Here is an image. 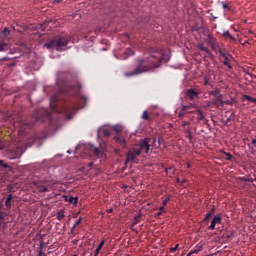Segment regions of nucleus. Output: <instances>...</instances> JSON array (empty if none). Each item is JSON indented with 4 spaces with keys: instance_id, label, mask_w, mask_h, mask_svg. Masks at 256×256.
<instances>
[{
    "instance_id": "obj_24",
    "label": "nucleus",
    "mask_w": 256,
    "mask_h": 256,
    "mask_svg": "<svg viewBox=\"0 0 256 256\" xmlns=\"http://www.w3.org/2000/svg\"><path fill=\"white\" fill-rule=\"evenodd\" d=\"M235 103H237V100H235V98H232V99H230V100H225V101H223V106L224 105H235Z\"/></svg>"
},
{
    "instance_id": "obj_23",
    "label": "nucleus",
    "mask_w": 256,
    "mask_h": 256,
    "mask_svg": "<svg viewBox=\"0 0 256 256\" xmlns=\"http://www.w3.org/2000/svg\"><path fill=\"white\" fill-rule=\"evenodd\" d=\"M66 201H68V203H71L72 205H77L79 198L70 196L69 199H66Z\"/></svg>"
},
{
    "instance_id": "obj_55",
    "label": "nucleus",
    "mask_w": 256,
    "mask_h": 256,
    "mask_svg": "<svg viewBox=\"0 0 256 256\" xmlns=\"http://www.w3.org/2000/svg\"><path fill=\"white\" fill-rule=\"evenodd\" d=\"M83 101H87V98L85 96H82Z\"/></svg>"
},
{
    "instance_id": "obj_30",
    "label": "nucleus",
    "mask_w": 256,
    "mask_h": 256,
    "mask_svg": "<svg viewBox=\"0 0 256 256\" xmlns=\"http://www.w3.org/2000/svg\"><path fill=\"white\" fill-rule=\"evenodd\" d=\"M210 95H213L214 98L222 96L221 94H219V90L210 91Z\"/></svg>"
},
{
    "instance_id": "obj_18",
    "label": "nucleus",
    "mask_w": 256,
    "mask_h": 256,
    "mask_svg": "<svg viewBox=\"0 0 256 256\" xmlns=\"http://www.w3.org/2000/svg\"><path fill=\"white\" fill-rule=\"evenodd\" d=\"M98 135L101 137V135H103V137H111V131L107 130V129H100L98 131Z\"/></svg>"
},
{
    "instance_id": "obj_7",
    "label": "nucleus",
    "mask_w": 256,
    "mask_h": 256,
    "mask_svg": "<svg viewBox=\"0 0 256 256\" xmlns=\"http://www.w3.org/2000/svg\"><path fill=\"white\" fill-rule=\"evenodd\" d=\"M218 54L224 59V61H222L223 65H225V67H228V69H233V66H231L230 64L231 61H233V56L231 54L223 52V50H219Z\"/></svg>"
},
{
    "instance_id": "obj_46",
    "label": "nucleus",
    "mask_w": 256,
    "mask_h": 256,
    "mask_svg": "<svg viewBox=\"0 0 256 256\" xmlns=\"http://www.w3.org/2000/svg\"><path fill=\"white\" fill-rule=\"evenodd\" d=\"M159 211H161L162 213H165V206H161V207L159 208Z\"/></svg>"
},
{
    "instance_id": "obj_22",
    "label": "nucleus",
    "mask_w": 256,
    "mask_h": 256,
    "mask_svg": "<svg viewBox=\"0 0 256 256\" xmlns=\"http://www.w3.org/2000/svg\"><path fill=\"white\" fill-rule=\"evenodd\" d=\"M11 201H13V194H9L5 201V206L7 209H11Z\"/></svg>"
},
{
    "instance_id": "obj_28",
    "label": "nucleus",
    "mask_w": 256,
    "mask_h": 256,
    "mask_svg": "<svg viewBox=\"0 0 256 256\" xmlns=\"http://www.w3.org/2000/svg\"><path fill=\"white\" fill-rule=\"evenodd\" d=\"M221 5L224 11H231V6H229V3L221 2Z\"/></svg>"
},
{
    "instance_id": "obj_37",
    "label": "nucleus",
    "mask_w": 256,
    "mask_h": 256,
    "mask_svg": "<svg viewBox=\"0 0 256 256\" xmlns=\"http://www.w3.org/2000/svg\"><path fill=\"white\" fill-rule=\"evenodd\" d=\"M114 131L119 135L121 133V128L120 127H114Z\"/></svg>"
},
{
    "instance_id": "obj_52",
    "label": "nucleus",
    "mask_w": 256,
    "mask_h": 256,
    "mask_svg": "<svg viewBox=\"0 0 256 256\" xmlns=\"http://www.w3.org/2000/svg\"><path fill=\"white\" fill-rule=\"evenodd\" d=\"M212 106H213V104L211 103V101H209L207 104V107H212Z\"/></svg>"
},
{
    "instance_id": "obj_38",
    "label": "nucleus",
    "mask_w": 256,
    "mask_h": 256,
    "mask_svg": "<svg viewBox=\"0 0 256 256\" xmlns=\"http://www.w3.org/2000/svg\"><path fill=\"white\" fill-rule=\"evenodd\" d=\"M189 125H191V122H187V121H183V123H182V127H189Z\"/></svg>"
},
{
    "instance_id": "obj_26",
    "label": "nucleus",
    "mask_w": 256,
    "mask_h": 256,
    "mask_svg": "<svg viewBox=\"0 0 256 256\" xmlns=\"http://www.w3.org/2000/svg\"><path fill=\"white\" fill-rule=\"evenodd\" d=\"M9 49V45L5 42L0 43V51H7Z\"/></svg>"
},
{
    "instance_id": "obj_27",
    "label": "nucleus",
    "mask_w": 256,
    "mask_h": 256,
    "mask_svg": "<svg viewBox=\"0 0 256 256\" xmlns=\"http://www.w3.org/2000/svg\"><path fill=\"white\" fill-rule=\"evenodd\" d=\"M0 167L3 169H9V171H11V166H9V164L5 163L3 160H0Z\"/></svg>"
},
{
    "instance_id": "obj_3",
    "label": "nucleus",
    "mask_w": 256,
    "mask_h": 256,
    "mask_svg": "<svg viewBox=\"0 0 256 256\" xmlns=\"http://www.w3.org/2000/svg\"><path fill=\"white\" fill-rule=\"evenodd\" d=\"M151 138H145L131 148L127 153L126 163H139V157L141 153H149L151 147Z\"/></svg>"
},
{
    "instance_id": "obj_43",
    "label": "nucleus",
    "mask_w": 256,
    "mask_h": 256,
    "mask_svg": "<svg viewBox=\"0 0 256 256\" xmlns=\"http://www.w3.org/2000/svg\"><path fill=\"white\" fill-rule=\"evenodd\" d=\"M81 218H79L76 223L74 224V227H78V225H81Z\"/></svg>"
},
{
    "instance_id": "obj_8",
    "label": "nucleus",
    "mask_w": 256,
    "mask_h": 256,
    "mask_svg": "<svg viewBox=\"0 0 256 256\" xmlns=\"http://www.w3.org/2000/svg\"><path fill=\"white\" fill-rule=\"evenodd\" d=\"M215 225H221V215H216L211 221V225L208 227L210 231L215 229Z\"/></svg>"
},
{
    "instance_id": "obj_25",
    "label": "nucleus",
    "mask_w": 256,
    "mask_h": 256,
    "mask_svg": "<svg viewBox=\"0 0 256 256\" xmlns=\"http://www.w3.org/2000/svg\"><path fill=\"white\" fill-rule=\"evenodd\" d=\"M57 219H58V221H62V219H65V211L64 210H60L57 213Z\"/></svg>"
},
{
    "instance_id": "obj_40",
    "label": "nucleus",
    "mask_w": 256,
    "mask_h": 256,
    "mask_svg": "<svg viewBox=\"0 0 256 256\" xmlns=\"http://www.w3.org/2000/svg\"><path fill=\"white\" fill-rule=\"evenodd\" d=\"M169 201H170V199H169V198H167V199L163 200V202H162V206H163V207H165V206L167 205V203H169Z\"/></svg>"
},
{
    "instance_id": "obj_9",
    "label": "nucleus",
    "mask_w": 256,
    "mask_h": 256,
    "mask_svg": "<svg viewBox=\"0 0 256 256\" xmlns=\"http://www.w3.org/2000/svg\"><path fill=\"white\" fill-rule=\"evenodd\" d=\"M210 103L213 105V107H223V96H218L216 98H213Z\"/></svg>"
},
{
    "instance_id": "obj_10",
    "label": "nucleus",
    "mask_w": 256,
    "mask_h": 256,
    "mask_svg": "<svg viewBox=\"0 0 256 256\" xmlns=\"http://www.w3.org/2000/svg\"><path fill=\"white\" fill-rule=\"evenodd\" d=\"M222 37H224V39L226 41H229V39H230V41H232L233 43H235V41H237V39H235V37H233V35H231V32H229V30L224 31L222 34Z\"/></svg>"
},
{
    "instance_id": "obj_16",
    "label": "nucleus",
    "mask_w": 256,
    "mask_h": 256,
    "mask_svg": "<svg viewBox=\"0 0 256 256\" xmlns=\"http://www.w3.org/2000/svg\"><path fill=\"white\" fill-rule=\"evenodd\" d=\"M114 141H116V143H119V145H121V147H125L127 145V142L121 136L114 137Z\"/></svg>"
},
{
    "instance_id": "obj_20",
    "label": "nucleus",
    "mask_w": 256,
    "mask_h": 256,
    "mask_svg": "<svg viewBox=\"0 0 256 256\" xmlns=\"http://www.w3.org/2000/svg\"><path fill=\"white\" fill-rule=\"evenodd\" d=\"M184 133L187 134V138L189 139L190 143H193V132H191V128L188 127L184 130Z\"/></svg>"
},
{
    "instance_id": "obj_49",
    "label": "nucleus",
    "mask_w": 256,
    "mask_h": 256,
    "mask_svg": "<svg viewBox=\"0 0 256 256\" xmlns=\"http://www.w3.org/2000/svg\"><path fill=\"white\" fill-rule=\"evenodd\" d=\"M77 227H75V226H73L72 228H71V233L72 234H74L75 233V229H76Z\"/></svg>"
},
{
    "instance_id": "obj_31",
    "label": "nucleus",
    "mask_w": 256,
    "mask_h": 256,
    "mask_svg": "<svg viewBox=\"0 0 256 256\" xmlns=\"http://www.w3.org/2000/svg\"><path fill=\"white\" fill-rule=\"evenodd\" d=\"M139 219H141V216H136L135 217V222H133L132 225H131L132 231H135V229H133V227H135V225H137V223H139Z\"/></svg>"
},
{
    "instance_id": "obj_33",
    "label": "nucleus",
    "mask_w": 256,
    "mask_h": 256,
    "mask_svg": "<svg viewBox=\"0 0 256 256\" xmlns=\"http://www.w3.org/2000/svg\"><path fill=\"white\" fill-rule=\"evenodd\" d=\"M190 106L192 107L187 109L186 115H188L189 113H193V115H195V112L197 111V109L193 108V105H190Z\"/></svg>"
},
{
    "instance_id": "obj_47",
    "label": "nucleus",
    "mask_w": 256,
    "mask_h": 256,
    "mask_svg": "<svg viewBox=\"0 0 256 256\" xmlns=\"http://www.w3.org/2000/svg\"><path fill=\"white\" fill-rule=\"evenodd\" d=\"M161 215H163V212H161V211L159 210V212L156 213V217H161Z\"/></svg>"
},
{
    "instance_id": "obj_14",
    "label": "nucleus",
    "mask_w": 256,
    "mask_h": 256,
    "mask_svg": "<svg viewBox=\"0 0 256 256\" xmlns=\"http://www.w3.org/2000/svg\"><path fill=\"white\" fill-rule=\"evenodd\" d=\"M133 55H135V51L133 49L127 48L124 51V57L123 59H129V57H133Z\"/></svg>"
},
{
    "instance_id": "obj_41",
    "label": "nucleus",
    "mask_w": 256,
    "mask_h": 256,
    "mask_svg": "<svg viewBox=\"0 0 256 256\" xmlns=\"http://www.w3.org/2000/svg\"><path fill=\"white\" fill-rule=\"evenodd\" d=\"M204 85H209V77H204Z\"/></svg>"
},
{
    "instance_id": "obj_56",
    "label": "nucleus",
    "mask_w": 256,
    "mask_h": 256,
    "mask_svg": "<svg viewBox=\"0 0 256 256\" xmlns=\"http://www.w3.org/2000/svg\"><path fill=\"white\" fill-rule=\"evenodd\" d=\"M177 183L181 184V180L179 178L176 179Z\"/></svg>"
},
{
    "instance_id": "obj_13",
    "label": "nucleus",
    "mask_w": 256,
    "mask_h": 256,
    "mask_svg": "<svg viewBox=\"0 0 256 256\" xmlns=\"http://www.w3.org/2000/svg\"><path fill=\"white\" fill-rule=\"evenodd\" d=\"M192 106H182L181 111L178 113V117H180V119H183V117H185V115H187V110L191 109Z\"/></svg>"
},
{
    "instance_id": "obj_63",
    "label": "nucleus",
    "mask_w": 256,
    "mask_h": 256,
    "mask_svg": "<svg viewBox=\"0 0 256 256\" xmlns=\"http://www.w3.org/2000/svg\"><path fill=\"white\" fill-rule=\"evenodd\" d=\"M254 78L256 79V76H254Z\"/></svg>"
},
{
    "instance_id": "obj_11",
    "label": "nucleus",
    "mask_w": 256,
    "mask_h": 256,
    "mask_svg": "<svg viewBox=\"0 0 256 256\" xmlns=\"http://www.w3.org/2000/svg\"><path fill=\"white\" fill-rule=\"evenodd\" d=\"M186 95L190 99H195V97H198L199 93L195 91V89L191 88L186 91Z\"/></svg>"
},
{
    "instance_id": "obj_15",
    "label": "nucleus",
    "mask_w": 256,
    "mask_h": 256,
    "mask_svg": "<svg viewBox=\"0 0 256 256\" xmlns=\"http://www.w3.org/2000/svg\"><path fill=\"white\" fill-rule=\"evenodd\" d=\"M11 35V30L9 28H4L2 32H0V39H7Z\"/></svg>"
},
{
    "instance_id": "obj_4",
    "label": "nucleus",
    "mask_w": 256,
    "mask_h": 256,
    "mask_svg": "<svg viewBox=\"0 0 256 256\" xmlns=\"http://www.w3.org/2000/svg\"><path fill=\"white\" fill-rule=\"evenodd\" d=\"M69 43V38L57 36L53 40H50L48 43L44 45L47 49H55L56 51H63L67 44Z\"/></svg>"
},
{
    "instance_id": "obj_35",
    "label": "nucleus",
    "mask_w": 256,
    "mask_h": 256,
    "mask_svg": "<svg viewBox=\"0 0 256 256\" xmlns=\"http://www.w3.org/2000/svg\"><path fill=\"white\" fill-rule=\"evenodd\" d=\"M225 155H226L227 161H232L233 155H231L230 153H225Z\"/></svg>"
},
{
    "instance_id": "obj_2",
    "label": "nucleus",
    "mask_w": 256,
    "mask_h": 256,
    "mask_svg": "<svg viewBox=\"0 0 256 256\" xmlns=\"http://www.w3.org/2000/svg\"><path fill=\"white\" fill-rule=\"evenodd\" d=\"M169 59V54H165L163 50H154L149 58L136 59L135 69L131 72H126L124 75L125 77H135L142 73H147V71H151V69L161 67V65H163V63H167Z\"/></svg>"
},
{
    "instance_id": "obj_17",
    "label": "nucleus",
    "mask_w": 256,
    "mask_h": 256,
    "mask_svg": "<svg viewBox=\"0 0 256 256\" xmlns=\"http://www.w3.org/2000/svg\"><path fill=\"white\" fill-rule=\"evenodd\" d=\"M141 118L143 119V121H153V118L149 115V112H147V110L143 111Z\"/></svg>"
},
{
    "instance_id": "obj_39",
    "label": "nucleus",
    "mask_w": 256,
    "mask_h": 256,
    "mask_svg": "<svg viewBox=\"0 0 256 256\" xmlns=\"http://www.w3.org/2000/svg\"><path fill=\"white\" fill-rule=\"evenodd\" d=\"M105 245V240H102L100 244L98 245L99 249H103V246Z\"/></svg>"
},
{
    "instance_id": "obj_45",
    "label": "nucleus",
    "mask_w": 256,
    "mask_h": 256,
    "mask_svg": "<svg viewBox=\"0 0 256 256\" xmlns=\"http://www.w3.org/2000/svg\"><path fill=\"white\" fill-rule=\"evenodd\" d=\"M5 219V216L3 215V212H0V221H3Z\"/></svg>"
},
{
    "instance_id": "obj_51",
    "label": "nucleus",
    "mask_w": 256,
    "mask_h": 256,
    "mask_svg": "<svg viewBox=\"0 0 256 256\" xmlns=\"http://www.w3.org/2000/svg\"><path fill=\"white\" fill-rule=\"evenodd\" d=\"M107 213H113V208L107 209Z\"/></svg>"
},
{
    "instance_id": "obj_57",
    "label": "nucleus",
    "mask_w": 256,
    "mask_h": 256,
    "mask_svg": "<svg viewBox=\"0 0 256 256\" xmlns=\"http://www.w3.org/2000/svg\"><path fill=\"white\" fill-rule=\"evenodd\" d=\"M191 255H193V252H189V253L187 254V256H191Z\"/></svg>"
},
{
    "instance_id": "obj_1",
    "label": "nucleus",
    "mask_w": 256,
    "mask_h": 256,
    "mask_svg": "<svg viewBox=\"0 0 256 256\" xmlns=\"http://www.w3.org/2000/svg\"><path fill=\"white\" fill-rule=\"evenodd\" d=\"M75 79L73 72L60 71L57 73L56 85L58 92L50 98V107L54 113H62L66 119H73L79 107L73 101H67L65 97L69 95H79L81 84H71Z\"/></svg>"
},
{
    "instance_id": "obj_19",
    "label": "nucleus",
    "mask_w": 256,
    "mask_h": 256,
    "mask_svg": "<svg viewBox=\"0 0 256 256\" xmlns=\"http://www.w3.org/2000/svg\"><path fill=\"white\" fill-rule=\"evenodd\" d=\"M231 121H235V111H232L231 115L226 120H222V123L227 125L228 123H231Z\"/></svg>"
},
{
    "instance_id": "obj_48",
    "label": "nucleus",
    "mask_w": 256,
    "mask_h": 256,
    "mask_svg": "<svg viewBox=\"0 0 256 256\" xmlns=\"http://www.w3.org/2000/svg\"><path fill=\"white\" fill-rule=\"evenodd\" d=\"M252 145H254V147H256V138L252 139Z\"/></svg>"
},
{
    "instance_id": "obj_36",
    "label": "nucleus",
    "mask_w": 256,
    "mask_h": 256,
    "mask_svg": "<svg viewBox=\"0 0 256 256\" xmlns=\"http://www.w3.org/2000/svg\"><path fill=\"white\" fill-rule=\"evenodd\" d=\"M177 249H179V244H176L175 247L170 248V252L175 253V251H177Z\"/></svg>"
},
{
    "instance_id": "obj_58",
    "label": "nucleus",
    "mask_w": 256,
    "mask_h": 256,
    "mask_svg": "<svg viewBox=\"0 0 256 256\" xmlns=\"http://www.w3.org/2000/svg\"><path fill=\"white\" fill-rule=\"evenodd\" d=\"M41 255H43V252L40 250V251H39V256H41Z\"/></svg>"
},
{
    "instance_id": "obj_54",
    "label": "nucleus",
    "mask_w": 256,
    "mask_h": 256,
    "mask_svg": "<svg viewBox=\"0 0 256 256\" xmlns=\"http://www.w3.org/2000/svg\"><path fill=\"white\" fill-rule=\"evenodd\" d=\"M3 149V143L0 140V150Z\"/></svg>"
},
{
    "instance_id": "obj_32",
    "label": "nucleus",
    "mask_w": 256,
    "mask_h": 256,
    "mask_svg": "<svg viewBox=\"0 0 256 256\" xmlns=\"http://www.w3.org/2000/svg\"><path fill=\"white\" fill-rule=\"evenodd\" d=\"M166 173L168 175H173V173H175V167L166 168Z\"/></svg>"
},
{
    "instance_id": "obj_50",
    "label": "nucleus",
    "mask_w": 256,
    "mask_h": 256,
    "mask_svg": "<svg viewBox=\"0 0 256 256\" xmlns=\"http://www.w3.org/2000/svg\"><path fill=\"white\" fill-rule=\"evenodd\" d=\"M183 183H187V180H186V179H183V180L180 181V185L183 186Z\"/></svg>"
},
{
    "instance_id": "obj_21",
    "label": "nucleus",
    "mask_w": 256,
    "mask_h": 256,
    "mask_svg": "<svg viewBox=\"0 0 256 256\" xmlns=\"http://www.w3.org/2000/svg\"><path fill=\"white\" fill-rule=\"evenodd\" d=\"M215 213V206L212 207L211 211H209L205 217H204V221H209V219H211V217H213Z\"/></svg>"
},
{
    "instance_id": "obj_53",
    "label": "nucleus",
    "mask_w": 256,
    "mask_h": 256,
    "mask_svg": "<svg viewBox=\"0 0 256 256\" xmlns=\"http://www.w3.org/2000/svg\"><path fill=\"white\" fill-rule=\"evenodd\" d=\"M88 167H93V162H89Z\"/></svg>"
},
{
    "instance_id": "obj_12",
    "label": "nucleus",
    "mask_w": 256,
    "mask_h": 256,
    "mask_svg": "<svg viewBox=\"0 0 256 256\" xmlns=\"http://www.w3.org/2000/svg\"><path fill=\"white\" fill-rule=\"evenodd\" d=\"M194 117H196L197 121H205V114L201 110H196L194 112Z\"/></svg>"
},
{
    "instance_id": "obj_64",
    "label": "nucleus",
    "mask_w": 256,
    "mask_h": 256,
    "mask_svg": "<svg viewBox=\"0 0 256 256\" xmlns=\"http://www.w3.org/2000/svg\"><path fill=\"white\" fill-rule=\"evenodd\" d=\"M255 219H256V216H255Z\"/></svg>"
},
{
    "instance_id": "obj_61",
    "label": "nucleus",
    "mask_w": 256,
    "mask_h": 256,
    "mask_svg": "<svg viewBox=\"0 0 256 256\" xmlns=\"http://www.w3.org/2000/svg\"><path fill=\"white\" fill-rule=\"evenodd\" d=\"M227 239H231V236H227Z\"/></svg>"
},
{
    "instance_id": "obj_59",
    "label": "nucleus",
    "mask_w": 256,
    "mask_h": 256,
    "mask_svg": "<svg viewBox=\"0 0 256 256\" xmlns=\"http://www.w3.org/2000/svg\"><path fill=\"white\" fill-rule=\"evenodd\" d=\"M187 167H188V169H190V168H191V164L188 163V164H187Z\"/></svg>"
},
{
    "instance_id": "obj_34",
    "label": "nucleus",
    "mask_w": 256,
    "mask_h": 256,
    "mask_svg": "<svg viewBox=\"0 0 256 256\" xmlns=\"http://www.w3.org/2000/svg\"><path fill=\"white\" fill-rule=\"evenodd\" d=\"M198 49H200V51H204L205 53H209V48H207L201 44L198 46Z\"/></svg>"
},
{
    "instance_id": "obj_5",
    "label": "nucleus",
    "mask_w": 256,
    "mask_h": 256,
    "mask_svg": "<svg viewBox=\"0 0 256 256\" xmlns=\"http://www.w3.org/2000/svg\"><path fill=\"white\" fill-rule=\"evenodd\" d=\"M52 185H57V181L53 182L51 180H39L33 181L34 187H36L38 193H49V187Z\"/></svg>"
},
{
    "instance_id": "obj_44",
    "label": "nucleus",
    "mask_w": 256,
    "mask_h": 256,
    "mask_svg": "<svg viewBox=\"0 0 256 256\" xmlns=\"http://www.w3.org/2000/svg\"><path fill=\"white\" fill-rule=\"evenodd\" d=\"M101 251V249H99V247L95 250V254L94 256H99V252Z\"/></svg>"
},
{
    "instance_id": "obj_42",
    "label": "nucleus",
    "mask_w": 256,
    "mask_h": 256,
    "mask_svg": "<svg viewBox=\"0 0 256 256\" xmlns=\"http://www.w3.org/2000/svg\"><path fill=\"white\" fill-rule=\"evenodd\" d=\"M209 43L212 45V47L215 45V42L213 41V37L209 36Z\"/></svg>"
},
{
    "instance_id": "obj_6",
    "label": "nucleus",
    "mask_w": 256,
    "mask_h": 256,
    "mask_svg": "<svg viewBox=\"0 0 256 256\" xmlns=\"http://www.w3.org/2000/svg\"><path fill=\"white\" fill-rule=\"evenodd\" d=\"M34 119L36 121H45V119H51V112L47 108H38L34 112Z\"/></svg>"
},
{
    "instance_id": "obj_60",
    "label": "nucleus",
    "mask_w": 256,
    "mask_h": 256,
    "mask_svg": "<svg viewBox=\"0 0 256 256\" xmlns=\"http://www.w3.org/2000/svg\"><path fill=\"white\" fill-rule=\"evenodd\" d=\"M8 189H9V191H11V189H12L11 186H8Z\"/></svg>"
},
{
    "instance_id": "obj_29",
    "label": "nucleus",
    "mask_w": 256,
    "mask_h": 256,
    "mask_svg": "<svg viewBox=\"0 0 256 256\" xmlns=\"http://www.w3.org/2000/svg\"><path fill=\"white\" fill-rule=\"evenodd\" d=\"M93 155L94 157H101V151L99 148H93Z\"/></svg>"
},
{
    "instance_id": "obj_62",
    "label": "nucleus",
    "mask_w": 256,
    "mask_h": 256,
    "mask_svg": "<svg viewBox=\"0 0 256 256\" xmlns=\"http://www.w3.org/2000/svg\"><path fill=\"white\" fill-rule=\"evenodd\" d=\"M194 253H197V251H194Z\"/></svg>"
}]
</instances>
